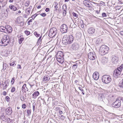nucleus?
<instances>
[{
	"label": "nucleus",
	"mask_w": 123,
	"mask_h": 123,
	"mask_svg": "<svg viewBox=\"0 0 123 123\" xmlns=\"http://www.w3.org/2000/svg\"><path fill=\"white\" fill-rule=\"evenodd\" d=\"M56 58L57 61L60 63H62L63 62V55H62L61 56H59V53L57 54L56 55Z\"/></svg>",
	"instance_id": "nucleus-8"
},
{
	"label": "nucleus",
	"mask_w": 123,
	"mask_h": 123,
	"mask_svg": "<svg viewBox=\"0 0 123 123\" xmlns=\"http://www.w3.org/2000/svg\"><path fill=\"white\" fill-rule=\"evenodd\" d=\"M78 62V61H77L76 62V64L73 65V69L74 70H75L77 68L78 66L77 62Z\"/></svg>",
	"instance_id": "nucleus-22"
},
{
	"label": "nucleus",
	"mask_w": 123,
	"mask_h": 123,
	"mask_svg": "<svg viewBox=\"0 0 123 123\" xmlns=\"http://www.w3.org/2000/svg\"><path fill=\"white\" fill-rule=\"evenodd\" d=\"M63 14H65V15H66V10L64 11V12H63Z\"/></svg>",
	"instance_id": "nucleus-64"
},
{
	"label": "nucleus",
	"mask_w": 123,
	"mask_h": 123,
	"mask_svg": "<svg viewBox=\"0 0 123 123\" xmlns=\"http://www.w3.org/2000/svg\"><path fill=\"white\" fill-rule=\"evenodd\" d=\"M15 88L14 87H12V88L11 92H13L15 91Z\"/></svg>",
	"instance_id": "nucleus-40"
},
{
	"label": "nucleus",
	"mask_w": 123,
	"mask_h": 123,
	"mask_svg": "<svg viewBox=\"0 0 123 123\" xmlns=\"http://www.w3.org/2000/svg\"><path fill=\"white\" fill-rule=\"evenodd\" d=\"M88 58L90 60H93L95 59L96 56L94 52H91L88 54Z\"/></svg>",
	"instance_id": "nucleus-6"
},
{
	"label": "nucleus",
	"mask_w": 123,
	"mask_h": 123,
	"mask_svg": "<svg viewBox=\"0 0 123 123\" xmlns=\"http://www.w3.org/2000/svg\"><path fill=\"white\" fill-rule=\"evenodd\" d=\"M59 8L58 9V11L59 12H61V10L60 9V8H61V6L60 5H59Z\"/></svg>",
	"instance_id": "nucleus-56"
},
{
	"label": "nucleus",
	"mask_w": 123,
	"mask_h": 123,
	"mask_svg": "<svg viewBox=\"0 0 123 123\" xmlns=\"http://www.w3.org/2000/svg\"><path fill=\"white\" fill-rule=\"evenodd\" d=\"M115 72L114 71V76L115 77H117L118 76L121 74L120 71L118 70H116Z\"/></svg>",
	"instance_id": "nucleus-17"
},
{
	"label": "nucleus",
	"mask_w": 123,
	"mask_h": 123,
	"mask_svg": "<svg viewBox=\"0 0 123 123\" xmlns=\"http://www.w3.org/2000/svg\"><path fill=\"white\" fill-rule=\"evenodd\" d=\"M34 34L37 37H39L40 35L39 34H37V32H34Z\"/></svg>",
	"instance_id": "nucleus-32"
},
{
	"label": "nucleus",
	"mask_w": 123,
	"mask_h": 123,
	"mask_svg": "<svg viewBox=\"0 0 123 123\" xmlns=\"http://www.w3.org/2000/svg\"><path fill=\"white\" fill-rule=\"evenodd\" d=\"M26 105L25 104H23L22 105V107L24 109L25 108Z\"/></svg>",
	"instance_id": "nucleus-58"
},
{
	"label": "nucleus",
	"mask_w": 123,
	"mask_h": 123,
	"mask_svg": "<svg viewBox=\"0 0 123 123\" xmlns=\"http://www.w3.org/2000/svg\"><path fill=\"white\" fill-rule=\"evenodd\" d=\"M118 85L120 87L123 88V79L119 83Z\"/></svg>",
	"instance_id": "nucleus-27"
},
{
	"label": "nucleus",
	"mask_w": 123,
	"mask_h": 123,
	"mask_svg": "<svg viewBox=\"0 0 123 123\" xmlns=\"http://www.w3.org/2000/svg\"><path fill=\"white\" fill-rule=\"evenodd\" d=\"M60 115V116L59 117H60L61 119H64V116L61 115Z\"/></svg>",
	"instance_id": "nucleus-53"
},
{
	"label": "nucleus",
	"mask_w": 123,
	"mask_h": 123,
	"mask_svg": "<svg viewBox=\"0 0 123 123\" xmlns=\"http://www.w3.org/2000/svg\"><path fill=\"white\" fill-rule=\"evenodd\" d=\"M37 15L36 14H35L32 16V19H34L37 16Z\"/></svg>",
	"instance_id": "nucleus-47"
},
{
	"label": "nucleus",
	"mask_w": 123,
	"mask_h": 123,
	"mask_svg": "<svg viewBox=\"0 0 123 123\" xmlns=\"http://www.w3.org/2000/svg\"><path fill=\"white\" fill-rule=\"evenodd\" d=\"M79 48V45L77 43H74L72 45L71 48L74 50H77Z\"/></svg>",
	"instance_id": "nucleus-15"
},
{
	"label": "nucleus",
	"mask_w": 123,
	"mask_h": 123,
	"mask_svg": "<svg viewBox=\"0 0 123 123\" xmlns=\"http://www.w3.org/2000/svg\"><path fill=\"white\" fill-rule=\"evenodd\" d=\"M88 2V1L87 0H85L83 1V3L86 6L88 7H91V6Z\"/></svg>",
	"instance_id": "nucleus-20"
},
{
	"label": "nucleus",
	"mask_w": 123,
	"mask_h": 123,
	"mask_svg": "<svg viewBox=\"0 0 123 123\" xmlns=\"http://www.w3.org/2000/svg\"><path fill=\"white\" fill-rule=\"evenodd\" d=\"M31 8L32 6H30L29 8L26 9L25 11L27 15H29Z\"/></svg>",
	"instance_id": "nucleus-21"
},
{
	"label": "nucleus",
	"mask_w": 123,
	"mask_h": 123,
	"mask_svg": "<svg viewBox=\"0 0 123 123\" xmlns=\"http://www.w3.org/2000/svg\"><path fill=\"white\" fill-rule=\"evenodd\" d=\"M39 94V92L38 91H36L33 94L34 97L36 98Z\"/></svg>",
	"instance_id": "nucleus-25"
},
{
	"label": "nucleus",
	"mask_w": 123,
	"mask_h": 123,
	"mask_svg": "<svg viewBox=\"0 0 123 123\" xmlns=\"http://www.w3.org/2000/svg\"><path fill=\"white\" fill-rule=\"evenodd\" d=\"M6 26L5 27L3 26L0 27V31L2 32H6Z\"/></svg>",
	"instance_id": "nucleus-23"
},
{
	"label": "nucleus",
	"mask_w": 123,
	"mask_h": 123,
	"mask_svg": "<svg viewBox=\"0 0 123 123\" xmlns=\"http://www.w3.org/2000/svg\"><path fill=\"white\" fill-rule=\"evenodd\" d=\"M72 14L73 16L76 17V18H77L78 17V15L76 14V13L73 12Z\"/></svg>",
	"instance_id": "nucleus-38"
},
{
	"label": "nucleus",
	"mask_w": 123,
	"mask_h": 123,
	"mask_svg": "<svg viewBox=\"0 0 123 123\" xmlns=\"http://www.w3.org/2000/svg\"><path fill=\"white\" fill-rule=\"evenodd\" d=\"M68 28L67 26L65 24H63L61 27V31L63 33H66L67 32Z\"/></svg>",
	"instance_id": "nucleus-9"
},
{
	"label": "nucleus",
	"mask_w": 123,
	"mask_h": 123,
	"mask_svg": "<svg viewBox=\"0 0 123 123\" xmlns=\"http://www.w3.org/2000/svg\"><path fill=\"white\" fill-rule=\"evenodd\" d=\"M102 17H106L107 16V15L104 12L102 14Z\"/></svg>",
	"instance_id": "nucleus-50"
},
{
	"label": "nucleus",
	"mask_w": 123,
	"mask_h": 123,
	"mask_svg": "<svg viewBox=\"0 0 123 123\" xmlns=\"http://www.w3.org/2000/svg\"><path fill=\"white\" fill-rule=\"evenodd\" d=\"M9 7L10 9L13 11H16L17 10V7L13 5H12L11 6H10Z\"/></svg>",
	"instance_id": "nucleus-24"
},
{
	"label": "nucleus",
	"mask_w": 123,
	"mask_h": 123,
	"mask_svg": "<svg viewBox=\"0 0 123 123\" xmlns=\"http://www.w3.org/2000/svg\"><path fill=\"white\" fill-rule=\"evenodd\" d=\"M93 78L96 80H98L99 77V73L97 72H95L94 73L93 75Z\"/></svg>",
	"instance_id": "nucleus-11"
},
{
	"label": "nucleus",
	"mask_w": 123,
	"mask_h": 123,
	"mask_svg": "<svg viewBox=\"0 0 123 123\" xmlns=\"http://www.w3.org/2000/svg\"><path fill=\"white\" fill-rule=\"evenodd\" d=\"M57 31V29L56 28H52L49 30L48 35L51 38L54 37Z\"/></svg>",
	"instance_id": "nucleus-4"
},
{
	"label": "nucleus",
	"mask_w": 123,
	"mask_h": 123,
	"mask_svg": "<svg viewBox=\"0 0 123 123\" xmlns=\"http://www.w3.org/2000/svg\"><path fill=\"white\" fill-rule=\"evenodd\" d=\"M123 68V65H122V66L121 65L117 69V70L120 71H122V69Z\"/></svg>",
	"instance_id": "nucleus-35"
},
{
	"label": "nucleus",
	"mask_w": 123,
	"mask_h": 123,
	"mask_svg": "<svg viewBox=\"0 0 123 123\" xmlns=\"http://www.w3.org/2000/svg\"><path fill=\"white\" fill-rule=\"evenodd\" d=\"M9 80H7L6 81H5L4 84H5V85L4 86L2 89L5 90L6 89L7 86H8L9 84Z\"/></svg>",
	"instance_id": "nucleus-18"
},
{
	"label": "nucleus",
	"mask_w": 123,
	"mask_h": 123,
	"mask_svg": "<svg viewBox=\"0 0 123 123\" xmlns=\"http://www.w3.org/2000/svg\"><path fill=\"white\" fill-rule=\"evenodd\" d=\"M6 12L8 13L9 12V9L8 8H7L6 10Z\"/></svg>",
	"instance_id": "nucleus-63"
},
{
	"label": "nucleus",
	"mask_w": 123,
	"mask_h": 123,
	"mask_svg": "<svg viewBox=\"0 0 123 123\" xmlns=\"http://www.w3.org/2000/svg\"><path fill=\"white\" fill-rule=\"evenodd\" d=\"M20 98L21 101H24V98L23 96H21L20 97Z\"/></svg>",
	"instance_id": "nucleus-51"
},
{
	"label": "nucleus",
	"mask_w": 123,
	"mask_h": 123,
	"mask_svg": "<svg viewBox=\"0 0 123 123\" xmlns=\"http://www.w3.org/2000/svg\"><path fill=\"white\" fill-rule=\"evenodd\" d=\"M14 78L13 77L12 78V80L11 81V83L12 84H13L14 82Z\"/></svg>",
	"instance_id": "nucleus-45"
},
{
	"label": "nucleus",
	"mask_w": 123,
	"mask_h": 123,
	"mask_svg": "<svg viewBox=\"0 0 123 123\" xmlns=\"http://www.w3.org/2000/svg\"><path fill=\"white\" fill-rule=\"evenodd\" d=\"M9 42V37L7 35H4L1 40H0V45L5 46L8 44Z\"/></svg>",
	"instance_id": "nucleus-1"
},
{
	"label": "nucleus",
	"mask_w": 123,
	"mask_h": 123,
	"mask_svg": "<svg viewBox=\"0 0 123 123\" xmlns=\"http://www.w3.org/2000/svg\"><path fill=\"white\" fill-rule=\"evenodd\" d=\"M7 65L6 63H3V68L2 69L3 70H5L7 67Z\"/></svg>",
	"instance_id": "nucleus-28"
},
{
	"label": "nucleus",
	"mask_w": 123,
	"mask_h": 123,
	"mask_svg": "<svg viewBox=\"0 0 123 123\" xmlns=\"http://www.w3.org/2000/svg\"><path fill=\"white\" fill-rule=\"evenodd\" d=\"M64 35L62 39V42L63 44L65 45H67L68 44H70L68 42V40L67 39V38H65Z\"/></svg>",
	"instance_id": "nucleus-16"
},
{
	"label": "nucleus",
	"mask_w": 123,
	"mask_h": 123,
	"mask_svg": "<svg viewBox=\"0 0 123 123\" xmlns=\"http://www.w3.org/2000/svg\"><path fill=\"white\" fill-rule=\"evenodd\" d=\"M26 88H27V87H26V84H25L23 86L22 89V90L23 89L26 90Z\"/></svg>",
	"instance_id": "nucleus-36"
},
{
	"label": "nucleus",
	"mask_w": 123,
	"mask_h": 123,
	"mask_svg": "<svg viewBox=\"0 0 123 123\" xmlns=\"http://www.w3.org/2000/svg\"><path fill=\"white\" fill-rule=\"evenodd\" d=\"M15 62L14 61L13 62L11 63H10V66H15L16 64H15Z\"/></svg>",
	"instance_id": "nucleus-33"
},
{
	"label": "nucleus",
	"mask_w": 123,
	"mask_h": 123,
	"mask_svg": "<svg viewBox=\"0 0 123 123\" xmlns=\"http://www.w3.org/2000/svg\"><path fill=\"white\" fill-rule=\"evenodd\" d=\"M50 79V77L48 76H45L43 78V80H44L45 81L48 80H49Z\"/></svg>",
	"instance_id": "nucleus-29"
},
{
	"label": "nucleus",
	"mask_w": 123,
	"mask_h": 123,
	"mask_svg": "<svg viewBox=\"0 0 123 123\" xmlns=\"http://www.w3.org/2000/svg\"><path fill=\"white\" fill-rule=\"evenodd\" d=\"M121 103V100L117 99L114 102L112 103V106L115 108H118L120 106Z\"/></svg>",
	"instance_id": "nucleus-5"
},
{
	"label": "nucleus",
	"mask_w": 123,
	"mask_h": 123,
	"mask_svg": "<svg viewBox=\"0 0 123 123\" xmlns=\"http://www.w3.org/2000/svg\"><path fill=\"white\" fill-rule=\"evenodd\" d=\"M40 15L43 17H45L46 15V14L45 13H41Z\"/></svg>",
	"instance_id": "nucleus-48"
},
{
	"label": "nucleus",
	"mask_w": 123,
	"mask_h": 123,
	"mask_svg": "<svg viewBox=\"0 0 123 123\" xmlns=\"http://www.w3.org/2000/svg\"><path fill=\"white\" fill-rule=\"evenodd\" d=\"M104 98L103 95H102L101 94L99 95L98 97V99L101 101H103V99Z\"/></svg>",
	"instance_id": "nucleus-26"
},
{
	"label": "nucleus",
	"mask_w": 123,
	"mask_h": 123,
	"mask_svg": "<svg viewBox=\"0 0 123 123\" xmlns=\"http://www.w3.org/2000/svg\"><path fill=\"white\" fill-rule=\"evenodd\" d=\"M112 62L114 64H116L117 63L118 61V58L115 55L112 56Z\"/></svg>",
	"instance_id": "nucleus-10"
},
{
	"label": "nucleus",
	"mask_w": 123,
	"mask_h": 123,
	"mask_svg": "<svg viewBox=\"0 0 123 123\" xmlns=\"http://www.w3.org/2000/svg\"><path fill=\"white\" fill-rule=\"evenodd\" d=\"M95 31L94 29L92 27H90L88 29V32L90 34H93Z\"/></svg>",
	"instance_id": "nucleus-12"
},
{
	"label": "nucleus",
	"mask_w": 123,
	"mask_h": 123,
	"mask_svg": "<svg viewBox=\"0 0 123 123\" xmlns=\"http://www.w3.org/2000/svg\"><path fill=\"white\" fill-rule=\"evenodd\" d=\"M6 32H7L8 33H10L12 31V28L9 25L6 26Z\"/></svg>",
	"instance_id": "nucleus-13"
},
{
	"label": "nucleus",
	"mask_w": 123,
	"mask_h": 123,
	"mask_svg": "<svg viewBox=\"0 0 123 123\" xmlns=\"http://www.w3.org/2000/svg\"><path fill=\"white\" fill-rule=\"evenodd\" d=\"M25 33L27 35H28L30 34V32L28 31H25Z\"/></svg>",
	"instance_id": "nucleus-37"
},
{
	"label": "nucleus",
	"mask_w": 123,
	"mask_h": 123,
	"mask_svg": "<svg viewBox=\"0 0 123 123\" xmlns=\"http://www.w3.org/2000/svg\"><path fill=\"white\" fill-rule=\"evenodd\" d=\"M7 1H5L2 4V7H4L7 4Z\"/></svg>",
	"instance_id": "nucleus-41"
},
{
	"label": "nucleus",
	"mask_w": 123,
	"mask_h": 123,
	"mask_svg": "<svg viewBox=\"0 0 123 123\" xmlns=\"http://www.w3.org/2000/svg\"><path fill=\"white\" fill-rule=\"evenodd\" d=\"M100 6H102V5L105 6V3L102 1H101L100 3Z\"/></svg>",
	"instance_id": "nucleus-44"
},
{
	"label": "nucleus",
	"mask_w": 123,
	"mask_h": 123,
	"mask_svg": "<svg viewBox=\"0 0 123 123\" xmlns=\"http://www.w3.org/2000/svg\"><path fill=\"white\" fill-rule=\"evenodd\" d=\"M67 9L66 6L63 5L62 6V9L63 11L66 10Z\"/></svg>",
	"instance_id": "nucleus-39"
},
{
	"label": "nucleus",
	"mask_w": 123,
	"mask_h": 123,
	"mask_svg": "<svg viewBox=\"0 0 123 123\" xmlns=\"http://www.w3.org/2000/svg\"><path fill=\"white\" fill-rule=\"evenodd\" d=\"M2 94L4 95L5 96L6 94V91H4L2 92Z\"/></svg>",
	"instance_id": "nucleus-55"
},
{
	"label": "nucleus",
	"mask_w": 123,
	"mask_h": 123,
	"mask_svg": "<svg viewBox=\"0 0 123 123\" xmlns=\"http://www.w3.org/2000/svg\"><path fill=\"white\" fill-rule=\"evenodd\" d=\"M120 34L121 35L123 36V31H121L120 32Z\"/></svg>",
	"instance_id": "nucleus-62"
},
{
	"label": "nucleus",
	"mask_w": 123,
	"mask_h": 123,
	"mask_svg": "<svg viewBox=\"0 0 123 123\" xmlns=\"http://www.w3.org/2000/svg\"><path fill=\"white\" fill-rule=\"evenodd\" d=\"M10 99V98L8 96H6L5 98V99L7 102H9V101Z\"/></svg>",
	"instance_id": "nucleus-34"
},
{
	"label": "nucleus",
	"mask_w": 123,
	"mask_h": 123,
	"mask_svg": "<svg viewBox=\"0 0 123 123\" xmlns=\"http://www.w3.org/2000/svg\"><path fill=\"white\" fill-rule=\"evenodd\" d=\"M27 114L28 115H29L31 113V110H28L27 111Z\"/></svg>",
	"instance_id": "nucleus-49"
},
{
	"label": "nucleus",
	"mask_w": 123,
	"mask_h": 123,
	"mask_svg": "<svg viewBox=\"0 0 123 123\" xmlns=\"http://www.w3.org/2000/svg\"><path fill=\"white\" fill-rule=\"evenodd\" d=\"M65 38H67V39L68 40V42L70 44L71 43L73 42L74 39L73 36L71 35H64Z\"/></svg>",
	"instance_id": "nucleus-7"
},
{
	"label": "nucleus",
	"mask_w": 123,
	"mask_h": 123,
	"mask_svg": "<svg viewBox=\"0 0 123 123\" xmlns=\"http://www.w3.org/2000/svg\"><path fill=\"white\" fill-rule=\"evenodd\" d=\"M11 121L12 120L10 119L9 118H7V122L9 123L11 121Z\"/></svg>",
	"instance_id": "nucleus-52"
},
{
	"label": "nucleus",
	"mask_w": 123,
	"mask_h": 123,
	"mask_svg": "<svg viewBox=\"0 0 123 123\" xmlns=\"http://www.w3.org/2000/svg\"><path fill=\"white\" fill-rule=\"evenodd\" d=\"M78 88L81 92H83V90L81 87H79Z\"/></svg>",
	"instance_id": "nucleus-57"
},
{
	"label": "nucleus",
	"mask_w": 123,
	"mask_h": 123,
	"mask_svg": "<svg viewBox=\"0 0 123 123\" xmlns=\"http://www.w3.org/2000/svg\"><path fill=\"white\" fill-rule=\"evenodd\" d=\"M29 1L26 2L25 3V6H28L29 4Z\"/></svg>",
	"instance_id": "nucleus-46"
},
{
	"label": "nucleus",
	"mask_w": 123,
	"mask_h": 123,
	"mask_svg": "<svg viewBox=\"0 0 123 123\" xmlns=\"http://www.w3.org/2000/svg\"><path fill=\"white\" fill-rule=\"evenodd\" d=\"M59 5H58V3L56 2H54L53 5V6H54L55 8V11H57L58 10Z\"/></svg>",
	"instance_id": "nucleus-19"
},
{
	"label": "nucleus",
	"mask_w": 123,
	"mask_h": 123,
	"mask_svg": "<svg viewBox=\"0 0 123 123\" xmlns=\"http://www.w3.org/2000/svg\"><path fill=\"white\" fill-rule=\"evenodd\" d=\"M59 53V56H62V55H63V53L61 51L58 52L57 54Z\"/></svg>",
	"instance_id": "nucleus-43"
},
{
	"label": "nucleus",
	"mask_w": 123,
	"mask_h": 123,
	"mask_svg": "<svg viewBox=\"0 0 123 123\" xmlns=\"http://www.w3.org/2000/svg\"><path fill=\"white\" fill-rule=\"evenodd\" d=\"M24 38L22 37H21V36L20 37L19 39V44H21L23 41Z\"/></svg>",
	"instance_id": "nucleus-30"
},
{
	"label": "nucleus",
	"mask_w": 123,
	"mask_h": 123,
	"mask_svg": "<svg viewBox=\"0 0 123 123\" xmlns=\"http://www.w3.org/2000/svg\"><path fill=\"white\" fill-rule=\"evenodd\" d=\"M21 19L19 18H18L17 19V21L18 23H22V21L21 20Z\"/></svg>",
	"instance_id": "nucleus-31"
},
{
	"label": "nucleus",
	"mask_w": 123,
	"mask_h": 123,
	"mask_svg": "<svg viewBox=\"0 0 123 123\" xmlns=\"http://www.w3.org/2000/svg\"><path fill=\"white\" fill-rule=\"evenodd\" d=\"M45 11L46 12H47L49 11L50 9L49 8H46L45 9Z\"/></svg>",
	"instance_id": "nucleus-54"
},
{
	"label": "nucleus",
	"mask_w": 123,
	"mask_h": 123,
	"mask_svg": "<svg viewBox=\"0 0 123 123\" xmlns=\"http://www.w3.org/2000/svg\"><path fill=\"white\" fill-rule=\"evenodd\" d=\"M102 80L103 82L104 83L108 84L110 82L111 79L110 76L108 75H105L102 77Z\"/></svg>",
	"instance_id": "nucleus-3"
},
{
	"label": "nucleus",
	"mask_w": 123,
	"mask_h": 123,
	"mask_svg": "<svg viewBox=\"0 0 123 123\" xmlns=\"http://www.w3.org/2000/svg\"><path fill=\"white\" fill-rule=\"evenodd\" d=\"M12 70V68H11V67H10V69L9 70V71L11 72Z\"/></svg>",
	"instance_id": "nucleus-61"
},
{
	"label": "nucleus",
	"mask_w": 123,
	"mask_h": 123,
	"mask_svg": "<svg viewBox=\"0 0 123 123\" xmlns=\"http://www.w3.org/2000/svg\"><path fill=\"white\" fill-rule=\"evenodd\" d=\"M17 68L21 69V66L19 65H18V67H17Z\"/></svg>",
	"instance_id": "nucleus-59"
},
{
	"label": "nucleus",
	"mask_w": 123,
	"mask_h": 123,
	"mask_svg": "<svg viewBox=\"0 0 123 123\" xmlns=\"http://www.w3.org/2000/svg\"><path fill=\"white\" fill-rule=\"evenodd\" d=\"M35 105H36L35 103V102L33 103L32 104L33 110V111H34V110H35Z\"/></svg>",
	"instance_id": "nucleus-42"
},
{
	"label": "nucleus",
	"mask_w": 123,
	"mask_h": 123,
	"mask_svg": "<svg viewBox=\"0 0 123 123\" xmlns=\"http://www.w3.org/2000/svg\"><path fill=\"white\" fill-rule=\"evenodd\" d=\"M6 114L7 115H10L12 113V108L11 107L7 108L6 109Z\"/></svg>",
	"instance_id": "nucleus-14"
},
{
	"label": "nucleus",
	"mask_w": 123,
	"mask_h": 123,
	"mask_svg": "<svg viewBox=\"0 0 123 123\" xmlns=\"http://www.w3.org/2000/svg\"><path fill=\"white\" fill-rule=\"evenodd\" d=\"M109 49V48L106 46L102 45L100 49L99 53L102 55H104L108 53Z\"/></svg>",
	"instance_id": "nucleus-2"
},
{
	"label": "nucleus",
	"mask_w": 123,
	"mask_h": 123,
	"mask_svg": "<svg viewBox=\"0 0 123 123\" xmlns=\"http://www.w3.org/2000/svg\"><path fill=\"white\" fill-rule=\"evenodd\" d=\"M41 37H40L39 38V39L38 40V42H40L41 40Z\"/></svg>",
	"instance_id": "nucleus-60"
}]
</instances>
